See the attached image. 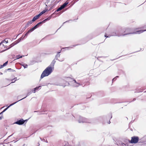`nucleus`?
Here are the masks:
<instances>
[{
  "label": "nucleus",
  "instance_id": "nucleus-31",
  "mask_svg": "<svg viewBox=\"0 0 146 146\" xmlns=\"http://www.w3.org/2000/svg\"><path fill=\"white\" fill-rule=\"evenodd\" d=\"M116 78H113V80H112V81H115V80H116Z\"/></svg>",
  "mask_w": 146,
  "mask_h": 146
},
{
  "label": "nucleus",
  "instance_id": "nucleus-24",
  "mask_svg": "<svg viewBox=\"0 0 146 146\" xmlns=\"http://www.w3.org/2000/svg\"><path fill=\"white\" fill-rule=\"evenodd\" d=\"M110 36L111 35H109L108 36H107L106 34L105 35V36L106 37H110Z\"/></svg>",
  "mask_w": 146,
  "mask_h": 146
},
{
  "label": "nucleus",
  "instance_id": "nucleus-6",
  "mask_svg": "<svg viewBox=\"0 0 146 146\" xmlns=\"http://www.w3.org/2000/svg\"><path fill=\"white\" fill-rule=\"evenodd\" d=\"M27 121V120H24L23 119H21L16 121L15 122V123L19 125H21L23 124L25 121Z\"/></svg>",
  "mask_w": 146,
  "mask_h": 146
},
{
  "label": "nucleus",
  "instance_id": "nucleus-27",
  "mask_svg": "<svg viewBox=\"0 0 146 146\" xmlns=\"http://www.w3.org/2000/svg\"><path fill=\"white\" fill-rule=\"evenodd\" d=\"M29 25L27 23V24L25 25V27L26 28L27 27L29 26Z\"/></svg>",
  "mask_w": 146,
  "mask_h": 146
},
{
  "label": "nucleus",
  "instance_id": "nucleus-26",
  "mask_svg": "<svg viewBox=\"0 0 146 146\" xmlns=\"http://www.w3.org/2000/svg\"><path fill=\"white\" fill-rule=\"evenodd\" d=\"M47 21V19H44V20H43V21H42V22H42V23H44V22L45 21Z\"/></svg>",
  "mask_w": 146,
  "mask_h": 146
},
{
  "label": "nucleus",
  "instance_id": "nucleus-10",
  "mask_svg": "<svg viewBox=\"0 0 146 146\" xmlns=\"http://www.w3.org/2000/svg\"><path fill=\"white\" fill-rule=\"evenodd\" d=\"M42 23V22H39L38 23L37 25H36L35 27H34L33 28V29H34V30H35V29H36L37 28H38V25Z\"/></svg>",
  "mask_w": 146,
  "mask_h": 146
},
{
  "label": "nucleus",
  "instance_id": "nucleus-7",
  "mask_svg": "<svg viewBox=\"0 0 146 146\" xmlns=\"http://www.w3.org/2000/svg\"><path fill=\"white\" fill-rule=\"evenodd\" d=\"M22 39V37H21L20 38H19V39H18V40H17V41L16 42H15V43H12V44H11L10 45V47H8V48H7V49H5V50H7L8 49H9L11 47H13V46L14 45H15L17 44L18 43H19V42H20V41Z\"/></svg>",
  "mask_w": 146,
  "mask_h": 146
},
{
  "label": "nucleus",
  "instance_id": "nucleus-37",
  "mask_svg": "<svg viewBox=\"0 0 146 146\" xmlns=\"http://www.w3.org/2000/svg\"><path fill=\"white\" fill-rule=\"evenodd\" d=\"M8 61H7L5 63H4L3 64H7Z\"/></svg>",
  "mask_w": 146,
  "mask_h": 146
},
{
  "label": "nucleus",
  "instance_id": "nucleus-34",
  "mask_svg": "<svg viewBox=\"0 0 146 146\" xmlns=\"http://www.w3.org/2000/svg\"><path fill=\"white\" fill-rule=\"evenodd\" d=\"M50 18H51V17H48V18H46V19H47V20H49L50 19Z\"/></svg>",
  "mask_w": 146,
  "mask_h": 146
},
{
  "label": "nucleus",
  "instance_id": "nucleus-22",
  "mask_svg": "<svg viewBox=\"0 0 146 146\" xmlns=\"http://www.w3.org/2000/svg\"><path fill=\"white\" fill-rule=\"evenodd\" d=\"M33 20L32 21H30L28 22V23L30 25L33 23Z\"/></svg>",
  "mask_w": 146,
  "mask_h": 146
},
{
  "label": "nucleus",
  "instance_id": "nucleus-3",
  "mask_svg": "<svg viewBox=\"0 0 146 146\" xmlns=\"http://www.w3.org/2000/svg\"><path fill=\"white\" fill-rule=\"evenodd\" d=\"M78 121L79 123H91V121L89 119L81 117H80L79 119L78 120Z\"/></svg>",
  "mask_w": 146,
  "mask_h": 146
},
{
  "label": "nucleus",
  "instance_id": "nucleus-1",
  "mask_svg": "<svg viewBox=\"0 0 146 146\" xmlns=\"http://www.w3.org/2000/svg\"><path fill=\"white\" fill-rule=\"evenodd\" d=\"M54 68V65H50L47 67L41 74L40 79H42L44 77L48 76L50 74L53 70Z\"/></svg>",
  "mask_w": 146,
  "mask_h": 146
},
{
  "label": "nucleus",
  "instance_id": "nucleus-44",
  "mask_svg": "<svg viewBox=\"0 0 146 146\" xmlns=\"http://www.w3.org/2000/svg\"><path fill=\"white\" fill-rule=\"evenodd\" d=\"M110 123V122H109V123Z\"/></svg>",
  "mask_w": 146,
  "mask_h": 146
},
{
  "label": "nucleus",
  "instance_id": "nucleus-17",
  "mask_svg": "<svg viewBox=\"0 0 146 146\" xmlns=\"http://www.w3.org/2000/svg\"><path fill=\"white\" fill-rule=\"evenodd\" d=\"M34 30L33 28L30 29L28 31V33H30L33 31Z\"/></svg>",
  "mask_w": 146,
  "mask_h": 146
},
{
  "label": "nucleus",
  "instance_id": "nucleus-36",
  "mask_svg": "<svg viewBox=\"0 0 146 146\" xmlns=\"http://www.w3.org/2000/svg\"><path fill=\"white\" fill-rule=\"evenodd\" d=\"M55 62L54 61V60H53L52 61V63L54 64V63H55Z\"/></svg>",
  "mask_w": 146,
  "mask_h": 146
},
{
  "label": "nucleus",
  "instance_id": "nucleus-38",
  "mask_svg": "<svg viewBox=\"0 0 146 146\" xmlns=\"http://www.w3.org/2000/svg\"><path fill=\"white\" fill-rule=\"evenodd\" d=\"M4 112H3V111L1 112V113H0V115L1 114H2V113H3Z\"/></svg>",
  "mask_w": 146,
  "mask_h": 146
},
{
  "label": "nucleus",
  "instance_id": "nucleus-33",
  "mask_svg": "<svg viewBox=\"0 0 146 146\" xmlns=\"http://www.w3.org/2000/svg\"><path fill=\"white\" fill-rule=\"evenodd\" d=\"M125 146V145L123 143L121 144V146Z\"/></svg>",
  "mask_w": 146,
  "mask_h": 146
},
{
  "label": "nucleus",
  "instance_id": "nucleus-42",
  "mask_svg": "<svg viewBox=\"0 0 146 146\" xmlns=\"http://www.w3.org/2000/svg\"><path fill=\"white\" fill-rule=\"evenodd\" d=\"M1 116L0 117V119L1 120Z\"/></svg>",
  "mask_w": 146,
  "mask_h": 146
},
{
  "label": "nucleus",
  "instance_id": "nucleus-30",
  "mask_svg": "<svg viewBox=\"0 0 146 146\" xmlns=\"http://www.w3.org/2000/svg\"><path fill=\"white\" fill-rule=\"evenodd\" d=\"M43 14L41 12H40L38 15L39 16V17H40L41 15H42Z\"/></svg>",
  "mask_w": 146,
  "mask_h": 146
},
{
  "label": "nucleus",
  "instance_id": "nucleus-41",
  "mask_svg": "<svg viewBox=\"0 0 146 146\" xmlns=\"http://www.w3.org/2000/svg\"><path fill=\"white\" fill-rule=\"evenodd\" d=\"M2 74V73H1V72H0V74H1H1Z\"/></svg>",
  "mask_w": 146,
  "mask_h": 146
},
{
  "label": "nucleus",
  "instance_id": "nucleus-8",
  "mask_svg": "<svg viewBox=\"0 0 146 146\" xmlns=\"http://www.w3.org/2000/svg\"><path fill=\"white\" fill-rule=\"evenodd\" d=\"M39 17V16L38 15L35 16L33 19V21H35L36 19H38Z\"/></svg>",
  "mask_w": 146,
  "mask_h": 146
},
{
  "label": "nucleus",
  "instance_id": "nucleus-20",
  "mask_svg": "<svg viewBox=\"0 0 146 146\" xmlns=\"http://www.w3.org/2000/svg\"><path fill=\"white\" fill-rule=\"evenodd\" d=\"M6 72L7 71H13L14 70H13L11 68H9L5 70Z\"/></svg>",
  "mask_w": 146,
  "mask_h": 146
},
{
  "label": "nucleus",
  "instance_id": "nucleus-39",
  "mask_svg": "<svg viewBox=\"0 0 146 146\" xmlns=\"http://www.w3.org/2000/svg\"><path fill=\"white\" fill-rule=\"evenodd\" d=\"M4 112H3V111L1 112V113H0V115L1 114H2V113H3Z\"/></svg>",
  "mask_w": 146,
  "mask_h": 146
},
{
  "label": "nucleus",
  "instance_id": "nucleus-29",
  "mask_svg": "<svg viewBox=\"0 0 146 146\" xmlns=\"http://www.w3.org/2000/svg\"><path fill=\"white\" fill-rule=\"evenodd\" d=\"M46 10H44L42 12H41L43 14L45 12H46Z\"/></svg>",
  "mask_w": 146,
  "mask_h": 146
},
{
  "label": "nucleus",
  "instance_id": "nucleus-35",
  "mask_svg": "<svg viewBox=\"0 0 146 146\" xmlns=\"http://www.w3.org/2000/svg\"><path fill=\"white\" fill-rule=\"evenodd\" d=\"M36 90H34V89H33V92L35 93V91Z\"/></svg>",
  "mask_w": 146,
  "mask_h": 146
},
{
  "label": "nucleus",
  "instance_id": "nucleus-45",
  "mask_svg": "<svg viewBox=\"0 0 146 146\" xmlns=\"http://www.w3.org/2000/svg\"><path fill=\"white\" fill-rule=\"evenodd\" d=\"M63 60H62V61ZM60 60V61H62V60Z\"/></svg>",
  "mask_w": 146,
  "mask_h": 146
},
{
  "label": "nucleus",
  "instance_id": "nucleus-25",
  "mask_svg": "<svg viewBox=\"0 0 146 146\" xmlns=\"http://www.w3.org/2000/svg\"><path fill=\"white\" fill-rule=\"evenodd\" d=\"M60 52L57 53V54L56 56L57 57H59L60 56V54H59Z\"/></svg>",
  "mask_w": 146,
  "mask_h": 146
},
{
  "label": "nucleus",
  "instance_id": "nucleus-19",
  "mask_svg": "<svg viewBox=\"0 0 146 146\" xmlns=\"http://www.w3.org/2000/svg\"><path fill=\"white\" fill-rule=\"evenodd\" d=\"M41 86H38V87H36V88H34V90H36V91L37 90H38V89H39V88H41Z\"/></svg>",
  "mask_w": 146,
  "mask_h": 146
},
{
  "label": "nucleus",
  "instance_id": "nucleus-21",
  "mask_svg": "<svg viewBox=\"0 0 146 146\" xmlns=\"http://www.w3.org/2000/svg\"><path fill=\"white\" fill-rule=\"evenodd\" d=\"M19 101H18L16 102H15L14 103H13L11 104L9 106H8V107L9 108V107H10V106L13 105H14V104H16V103H17V102H19Z\"/></svg>",
  "mask_w": 146,
  "mask_h": 146
},
{
  "label": "nucleus",
  "instance_id": "nucleus-28",
  "mask_svg": "<svg viewBox=\"0 0 146 146\" xmlns=\"http://www.w3.org/2000/svg\"><path fill=\"white\" fill-rule=\"evenodd\" d=\"M9 108V107H8V106L7 108H5V109L3 111V112H4L6 110H7L8 108Z\"/></svg>",
  "mask_w": 146,
  "mask_h": 146
},
{
  "label": "nucleus",
  "instance_id": "nucleus-43",
  "mask_svg": "<svg viewBox=\"0 0 146 146\" xmlns=\"http://www.w3.org/2000/svg\"><path fill=\"white\" fill-rule=\"evenodd\" d=\"M110 123V122H109V123Z\"/></svg>",
  "mask_w": 146,
  "mask_h": 146
},
{
  "label": "nucleus",
  "instance_id": "nucleus-18",
  "mask_svg": "<svg viewBox=\"0 0 146 146\" xmlns=\"http://www.w3.org/2000/svg\"><path fill=\"white\" fill-rule=\"evenodd\" d=\"M24 68H27V64H21Z\"/></svg>",
  "mask_w": 146,
  "mask_h": 146
},
{
  "label": "nucleus",
  "instance_id": "nucleus-12",
  "mask_svg": "<svg viewBox=\"0 0 146 146\" xmlns=\"http://www.w3.org/2000/svg\"><path fill=\"white\" fill-rule=\"evenodd\" d=\"M8 42V41H2L0 44V45H1L3 44V45H4V44H5V43H7Z\"/></svg>",
  "mask_w": 146,
  "mask_h": 146
},
{
  "label": "nucleus",
  "instance_id": "nucleus-9",
  "mask_svg": "<svg viewBox=\"0 0 146 146\" xmlns=\"http://www.w3.org/2000/svg\"><path fill=\"white\" fill-rule=\"evenodd\" d=\"M42 23V22H39L38 23L37 25H36L35 27H34L33 28V29H34V30H35V29H36L37 28H38V25Z\"/></svg>",
  "mask_w": 146,
  "mask_h": 146
},
{
  "label": "nucleus",
  "instance_id": "nucleus-16",
  "mask_svg": "<svg viewBox=\"0 0 146 146\" xmlns=\"http://www.w3.org/2000/svg\"><path fill=\"white\" fill-rule=\"evenodd\" d=\"M30 94V92H28V93L27 94V96H26L25 97L22 98V99H21V100H19V101H20L21 100H23V99L25 98H26L27 96H29Z\"/></svg>",
  "mask_w": 146,
  "mask_h": 146
},
{
  "label": "nucleus",
  "instance_id": "nucleus-40",
  "mask_svg": "<svg viewBox=\"0 0 146 146\" xmlns=\"http://www.w3.org/2000/svg\"><path fill=\"white\" fill-rule=\"evenodd\" d=\"M118 77H119V76H117L116 77H115V78H116L117 79V78H118Z\"/></svg>",
  "mask_w": 146,
  "mask_h": 146
},
{
  "label": "nucleus",
  "instance_id": "nucleus-14",
  "mask_svg": "<svg viewBox=\"0 0 146 146\" xmlns=\"http://www.w3.org/2000/svg\"><path fill=\"white\" fill-rule=\"evenodd\" d=\"M17 80V78H15L14 79H12L11 80L12 83L15 82L16 80Z\"/></svg>",
  "mask_w": 146,
  "mask_h": 146
},
{
  "label": "nucleus",
  "instance_id": "nucleus-32",
  "mask_svg": "<svg viewBox=\"0 0 146 146\" xmlns=\"http://www.w3.org/2000/svg\"><path fill=\"white\" fill-rule=\"evenodd\" d=\"M29 33H28V31L27 32L25 35V36H27L28 35V34Z\"/></svg>",
  "mask_w": 146,
  "mask_h": 146
},
{
  "label": "nucleus",
  "instance_id": "nucleus-2",
  "mask_svg": "<svg viewBox=\"0 0 146 146\" xmlns=\"http://www.w3.org/2000/svg\"><path fill=\"white\" fill-rule=\"evenodd\" d=\"M146 31V30H140L138 31H133L132 30H131L130 29H126L125 31V33L124 34H120L119 35H116L118 36H121V35H127L130 34H139L141 33H143L144 31Z\"/></svg>",
  "mask_w": 146,
  "mask_h": 146
},
{
  "label": "nucleus",
  "instance_id": "nucleus-11",
  "mask_svg": "<svg viewBox=\"0 0 146 146\" xmlns=\"http://www.w3.org/2000/svg\"><path fill=\"white\" fill-rule=\"evenodd\" d=\"M68 2L66 1L61 6L62 7L64 8L65 7V6L68 4Z\"/></svg>",
  "mask_w": 146,
  "mask_h": 146
},
{
  "label": "nucleus",
  "instance_id": "nucleus-15",
  "mask_svg": "<svg viewBox=\"0 0 146 146\" xmlns=\"http://www.w3.org/2000/svg\"><path fill=\"white\" fill-rule=\"evenodd\" d=\"M63 9V8L62 7V6H61V7H60L57 10H56V11H60L62 9Z\"/></svg>",
  "mask_w": 146,
  "mask_h": 146
},
{
  "label": "nucleus",
  "instance_id": "nucleus-13",
  "mask_svg": "<svg viewBox=\"0 0 146 146\" xmlns=\"http://www.w3.org/2000/svg\"><path fill=\"white\" fill-rule=\"evenodd\" d=\"M20 56V55H17L16 58H17V59H19V58H21L23 56Z\"/></svg>",
  "mask_w": 146,
  "mask_h": 146
},
{
  "label": "nucleus",
  "instance_id": "nucleus-23",
  "mask_svg": "<svg viewBox=\"0 0 146 146\" xmlns=\"http://www.w3.org/2000/svg\"><path fill=\"white\" fill-rule=\"evenodd\" d=\"M7 64H3V65H2L1 64V67H0V68H2L3 67L5 66Z\"/></svg>",
  "mask_w": 146,
  "mask_h": 146
},
{
  "label": "nucleus",
  "instance_id": "nucleus-4",
  "mask_svg": "<svg viewBox=\"0 0 146 146\" xmlns=\"http://www.w3.org/2000/svg\"><path fill=\"white\" fill-rule=\"evenodd\" d=\"M68 80H71L72 86L74 87H77L81 85L80 83L77 82L76 80L74 79L71 78L70 77H68Z\"/></svg>",
  "mask_w": 146,
  "mask_h": 146
},
{
  "label": "nucleus",
  "instance_id": "nucleus-5",
  "mask_svg": "<svg viewBox=\"0 0 146 146\" xmlns=\"http://www.w3.org/2000/svg\"><path fill=\"white\" fill-rule=\"evenodd\" d=\"M138 140L139 138L138 137H133L131 138V139L130 142L131 143H135L138 142Z\"/></svg>",
  "mask_w": 146,
  "mask_h": 146
}]
</instances>
